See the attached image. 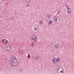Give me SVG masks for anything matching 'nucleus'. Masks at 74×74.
Masks as SVG:
<instances>
[{
  "mask_svg": "<svg viewBox=\"0 0 74 74\" xmlns=\"http://www.w3.org/2000/svg\"><path fill=\"white\" fill-rule=\"evenodd\" d=\"M10 64L16 67L18 64V60L16 58H14L13 59L10 60Z\"/></svg>",
  "mask_w": 74,
  "mask_h": 74,
  "instance_id": "obj_1",
  "label": "nucleus"
},
{
  "mask_svg": "<svg viewBox=\"0 0 74 74\" xmlns=\"http://www.w3.org/2000/svg\"><path fill=\"white\" fill-rule=\"evenodd\" d=\"M37 37L35 35H32L31 37L32 40H33V41H34V42H37Z\"/></svg>",
  "mask_w": 74,
  "mask_h": 74,
  "instance_id": "obj_2",
  "label": "nucleus"
},
{
  "mask_svg": "<svg viewBox=\"0 0 74 74\" xmlns=\"http://www.w3.org/2000/svg\"><path fill=\"white\" fill-rule=\"evenodd\" d=\"M2 42L3 44H7L8 42V41L5 39H3L2 41Z\"/></svg>",
  "mask_w": 74,
  "mask_h": 74,
  "instance_id": "obj_3",
  "label": "nucleus"
},
{
  "mask_svg": "<svg viewBox=\"0 0 74 74\" xmlns=\"http://www.w3.org/2000/svg\"><path fill=\"white\" fill-rule=\"evenodd\" d=\"M68 10V12L69 14H70L71 13V9L70 8L69 6L67 8Z\"/></svg>",
  "mask_w": 74,
  "mask_h": 74,
  "instance_id": "obj_4",
  "label": "nucleus"
},
{
  "mask_svg": "<svg viewBox=\"0 0 74 74\" xmlns=\"http://www.w3.org/2000/svg\"><path fill=\"white\" fill-rule=\"evenodd\" d=\"M53 62L55 63H56V58L55 57H54L53 60Z\"/></svg>",
  "mask_w": 74,
  "mask_h": 74,
  "instance_id": "obj_5",
  "label": "nucleus"
},
{
  "mask_svg": "<svg viewBox=\"0 0 74 74\" xmlns=\"http://www.w3.org/2000/svg\"><path fill=\"white\" fill-rule=\"evenodd\" d=\"M34 59H35V60H37V59L38 60L39 59V56H36L35 57H34Z\"/></svg>",
  "mask_w": 74,
  "mask_h": 74,
  "instance_id": "obj_6",
  "label": "nucleus"
},
{
  "mask_svg": "<svg viewBox=\"0 0 74 74\" xmlns=\"http://www.w3.org/2000/svg\"><path fill=\"white\" fill-rule=\"evenodd\" d=\"M59 44H58V43L56 45H55L54 46L55 47H56V48L57 49H58V48H59Z\"/></svg>",
  "mask_w": 74,
  "mask_h": 74,
  "instance_id": "obj_7",
  "label": "nucleus"
},
{
  "mask_svg": "<svg viewBox=\"0 0 74 74\" xmlns=\"http://www.w3.org/2000/svg\"><path fill=\"white\" fill-rule=\"evenodd\" d=\"M60 61V58H59V57L57 58L56 59V63H57V62H59Z\"/></svg>",
  "mask_w": 74,
  "mask_h": 74,
  "instance_id": "obj_8",
  "label": "nucleus"
},
{
  "mask_svg": "<svg viewBox=\"0 0 74 74\" xmlns=\"http://www.w3.org/2000/svg\"><path fill=\"white\" fill-rule=\"evenodd\" d=\"M60 67H61V69H62L63 70V68L62 67V66H60L58 68V69H57V70L58 71H59V70H60Z\"/></svg>",
  "mask_w": 74,
  "mask_h": 74,
  "instance_id": "obj_9",
  "label": "nucleus"
},
{
  "mask_svg": "<svg viewBox=\"0 0 74 74\" xmlns=\"http://www.w3.org/2000/svg\"><path fill=\"white\" fill-rule=\"evenodd\" d=\"M52 20L48 22V24L49 25H51V24H52Z\"/></svg>",
  "mask_w": 74,
  "mask_h": 74,
  "instance_id": "obj_10",
  "label": "nucleus"
},
{
  "mask_svg": "<svg viewBox=\"0 0 74 74\" xmlns=\"http://www.w3.org/2000/svg\"><path fill=\"white\" fill-rule=\"evenodd\" d=\"M9 50H10V46L8 47H7V50L8 51H9Z\"/></svg>",
  "mask_w": 74,
  "mask_h": 74,
  "instance_id": "obj_11",
  "label": "nucleus"
},
{
  "mask_svg": "<svg viewBox=\"0 0 74 74\" xmlns=\"http://www.w3.org/2000/svg\"><path fill=\"white\" fill-rule=\"evenodd\" d=\"M54 20L55 22H56V21H57V18H56V17H55L54 18Z\"/></svg>",
  "mask_w": 74,
  "mask_h": 74,
  "instance_id": "obj_12",
  "label": "nucleus"
},
{
  "mask_svg": "<svg viewBox=\"0 0 74 74\" xmlns=\"http://www.w3.org/2000/svg\"><path fill=\"white\" fill-rule=\"evenodd\" d=\"M25 1L27 3H29L30 2V0H25Z\"/></svg>",
  "mask_w": 74,
  "mask_h": 74,
  "instance_id": "obj_13",
  "label": "nucleus"
},
{
  "mask_svg": "<svg viewBox=\"0 0 74 74\" xmlns=\"http://www.w3.org/2000/svg\"><path fill=\"white\" fill-rule=\"evenodd\" d=\"M60 10L59 12L57 13V15H58V14H59V13H60Z\"/></svg>",
  "mask_w": 74,
  "mask_h": 74,
  "instance_id": "obj_14",
  "label": "nucleus"
},
{
  "mask_svg": "<svg viewBox=\"0 0 74 74\" xmlns=\"http://www.w3.org/2000/svg\"><path fill=\"white\" fill-rule=\"evenodd\" d=\"M28 6L29 7H30V5L29 4H27V7H28Z\"/></svg>",
  "mask_w": 74,
  "mask_h": 74,
  "instance_id": "obj_15",
  "label": "nucleus"
},
{
  "mask_svg": "<svg viewBox=\"0 0 74 74\" xmlns=\"http://www.w3.org/2000/svg\"><path fill=\"white\" fill-rule=\"evenodd\" d=\"M33 45H34V43H32L31 44V45L32 47L33 46Z\"/></svg>",
  "mask_w": 74,
  "mask_h": 74,
  "instance_id": "obj_16",
  "label": "nucleus"
},
{
  "mask_svg": "<svg viewBox=\"0 0 74 74\" xmlns=\"http://www.w3.org/2000/svg\"><path fill=\"white\" fill-rule=\"evenodd\" d=\"M34 29H35V30L36 31L37 30V27H36L34 28Z\"/></svg>",
  "mask_w": 74,
  "mask_h": 74,
  "instance_id": "obj_17",
  "label": "nucleus"
},
{
  "mask_svg": "<svg viewBox=\"0 0 74 74\" xmlns=\"http://www.w3.org/2000/svg\"><path fill=\"white\" fill-rule=\"evenodd\" d=\"M28 58H30V55L28 54Z\"/></svg>",
  "mask_w": 74,
  "mask_h": 74,
  "instance_id": "obj_18",
  "label": "nucleus"
},
{
  "mask_svg": "<svg viewBox=\"0 0 74 74\" xmlns=\"http://www.w3.org/2000/svg\"><path fill=\"white\" fill-rule=\"evenodd\" d=\"M60 73H63V71H61L60 72Z\"/></svg>",
  "mask_w": 74,
  "mask_h": 74,
  "instance_id": "obj_19",
  "label": "nucleus"
},
{
  "mask_svg": "<svg viewBox=\"0 0 74 74\" xmlns=\"http://www.w3.org/2000/svg\"><path fill=\"white\" fill-rule=\"evenodd\" d=\"M19 71H22V69H20Z\"/></svg>",
  "mask_w": 74,
  "mask_h": 74,
  "instance_id": "obj_20",
  "label": "nucleus"
},
{
  "mask_svg": "<svg viewBox=\"0 0 74 74\" xmlns=\"http://www.w3.org/2000/svg\"><path fill=\"white\" fill-rule=\"evenodd\" d=\"M40 23H42V21H40Z\"/></svg>",
  "mask_w": 74,
  "mask_h": 74,
  "instance_id": "obj_21",
  "label": "nucleus"
},
{
  "mask_svg": "<svg viewBox=\"0 0 74 74\" xmlns=\"http://www.w3.org/2000/svg\"><path fill=\"white\" fill-rule=\"evenodd\" d=\"M10 49H12V48H11V46H10Z\"/></svg>",
  "mask_w": 74,
  "mask_h": 74,
  "instance_id": "obj_22",
  "label": "nucleus"
},
{
  "mask_svg": "<svg viewBox=\"0 0 74 74\" xmlns=\"http://www.w3.org/2000/svg\"><path fill=\"white\" fill-rule=\"evenodd\" d=\"M49 19V18H50V16H49H49L48 17Z\"/></svg>",
  "mask_w": 74,
  "mask_h": 74,
  "instance_id": "obj_23",
  "label": "nucleus"
},
{
  "mask_svg": "<svg viewBox=\"0 0 74 74\" xmlns=\"http://www.w3.org/2000/svg\"><path fill=\"white\" fill-rule=\"evenodd\" d=\"M12 21H14V18H12Z\"/></svg>",
  "mask_w": 74,
  "mask_h": 74,
  "instance_id": "obj_24",
  "label": "nucleus"
},
{
  "mask_svg": "<svg viewBox=\"0 0 74 74\" xmlns=\"http://www.w3.org/2000/svg\"><path fill=\"white\" fill-rule=\"evenodd\" d=\"M65 6H66V7H67V5H66Z\"/></svg>",
  "mask_w": 74,
  "mask_h": 74,
  "instance_id": "obj_25",
  "label": "nucleus"
},
{
  "mask_svg": "<svg viewBox=\"0 0 74 74\" xmlns=\"http://www.w3.org/2000/svg\"><path fill=\"white\" fill-rule=\"evenodd\" d=\"M51 15H52V14H51V15L49 16H50H50H51Z\"/></svg>",
  "mask_w": 74,
  "mask_h": 74,
  "instance_id": "obj_26",
  "label": "nucleus"
}]
</instances>
